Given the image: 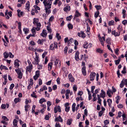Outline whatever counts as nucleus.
<instances>
[{
    "instance_id": "obj_11",
    "label": "nucleus",
    "mask_w": 127,
    "mask_h": 127,
    "mask_svg": "<svg viewBox=\"0 0 127 127\" xmlns=\"http://www.w3.org/2000/svg\"><path fill=\"white\" fill-rule=\"evenodd\" d=\"M68 77L70 82H71V83H74V82H75V78H74V77H73V75H72L71 73L68 74Z\"/></svg>"
},
{
    "instance_id": "obj_42",
    "label": "nucleus",
    "mask_w": 127,
    "mask_h": 127,
    "mask_svg": "<svg viewBox=\"0 0 127 127\" xmlns=\"http://www.w3.org/2000/svg\"><path fill=\"white\" fill-rule=\"evenodd\" d=\"M28 49L29 50H31L32 51H34V52H35V51H36V49H34V48L32 47V46H30L28 48Z\"/></svg>"
},
{
    "instance_id": "obj_6",
    "label": "nucleus",
    "mask_w": 127,
    "mask_h": 127,
    "mask_svg": "<svg viewBox=\"0 0 127 127\" xmlns=\"http://www.w3.org/2000/svg\"><path fill=\"white\" fill-rule=\"evenodd\" d=\"M40 27H33L32 29V33L33 34V37H35V34H36V32L35 30H37V31L40 30Z\"/></svg>"
},
{
    "instance_id": "obj_35",
    "label": "nucleus",
    "mask_w": 127,
    "mask_h": 127,
    "mask_svg": "<svg viewBox=\"0 0 127 127\" xmlns=\"http://www.w3.org/2000/svg\"><path fill=\"white\" fill-rule=\"evenodd\" d=\"M0 70H2L3 69H4V70H8V68H7V67L3 65H0Z\"/></svg>"
},
{
    "instance_id": "obj_61",
    "label": "nucleus",
    "mask_w": 127,
    "mask_h": 127,
    "mask_svg": "<svg viewBox=\"0 0 127 127\" xmlns=\"http://www.w3.org/2000/svg\"><path fill=\"white\" fill-rule=\"evenodd\" d=\"M64 51V54H66L68 52V47H65Z\"/></svg>"
},
{
    "instance_id": "obj_44",
    "label": "nucleus",
    "mask_w": 127,
    "mask_h": 127,
    "mask_svg": "<svg viewBox=\"0 0 127 127\" xmlns=\"http://www.w3.org/2000/svg\"><path fill=\"white\" fill-rule=\"evenodd\" d=\"M127 67L126 66H124L123 70L122 71V74H126L127 73Z\"/></svg>"
},
{
    "instance_id": "obj_43",
    "label": "nucleus",
    "mask_w": 127,
    "mask_h": 127,
    "mask_svg": "<svg viewBox=\"0 0 127 127\" xmlns=\"http://www.w3.org/2000/svg\"><path fill=\"white\" fill-rule=\"evenodd\" d=\"M66 124L68 126H71V124H72V119H68Z\"/></svg>"
},
{
    "instance_id": "obj_57",
    "label": "nucleus",
    "mask_w": 127,
    "mask_h": 127,
    "mask_svg": "<svg viewBox=\"0 0 127 127\" xmlns=\"http://www.w3.org/2000/svg\"><path fill=\"white\" fill-rule=\"evenodd\" d=\"M54 20V16H52L51 17H50L49 21V22H51L52 21H53Z\"/></svg>"
},
{
    "instance_id": "obj_54",
    "label": "nucleus",
    "mask_w": 127,
    "mask_h": 127,
    "mask_svg": "<svg viewBox=\"0 0 127 127\" xmlns=\"http://www.w3.org/2000/svg\"><path fill=\"white\" fill-rule=\"evenodd\" d=\"M67 26H68V29H73V25H72V24L69 23L67 25Z\"/></svg>"
},
{
    "instance_id": "obj_22",
    "label": "nucleus",
    "mask_w": 127,
    "mask_h": 127,
    "mask_svg": "<svg viewBox=\"0 0 127 127\" xmlns=\"http://www.w3.org/2000/svg\"><path fill=\"white\" fill-rule=\"evenodd\" d=\"M18 121L16 119H14L13 121V127H18L17 123Z\"/></svg>"
},
{
    "instance_id": "obj_47",
    "label": "nucleus",
    "mask_w": 127,
    "mask_h": 127,
    "mask_svg": "<svg viewBox=\"0 0 127 127\" xmlns=\"http://www.w3.org/2000/svg\"><path fill=\"white\" fill-rule=\"evenodd\" d=\"M38 44H43V42H44V40H40L39 39L37 41Z\"/></svg>"
},
{
    "instance_id": "obj_33",
    "label": "nucleus",
    "mask_w": 127,
    "mask_h": 127,
    "mask_svg": "<svg viewBox=\"0 0 127 127\" xmlns=\"http://www.w3.org/2000/svg\"><path fill=\"white\" fill-rule=\"evenodd\" d=\"M52 63H49L48 67L49 71H51V69H52Z\"/></svg>"
},
{
    "instance_id": "obj_50",
    "label": "nucleus",
    "mask_w": 127,
    "mask_h": 127,
    "mask_svg": "<svg viewBox=\"0 0 127 127\" xmlns=\"http://www.w3.org/2000/svg\"><path fill=\"white\" fill-rule=\"evenodd\" d=\"M120 62H121V58H119L118 60L115 61V64L119 65V64H120Z\"/></svg>"
},
{
    "instance_id": "obj_40",
    "label": "nucleus",
    "mask_w": 127,
    "mask_h": 127,
    "mask_svg": "<svg viewBox=\"0 0 127 127\" xmlns=\"http://www.w3.org/2000/svg\"><path fill=\"white\" fill-rule=\"evenodd\" d=\"M124 86H125V81H124V79H123L122 81H121L120 85V88H124Z\"/></svg>"
},
{
    "instance_id": "obj_7",
    "label": "nucleus",
    "mask_w": 127,
    "mask_h": 127,
    "mask_svg": "<svg viewBox=\"0 0 127 127\" xmlns=\"http://www.w3.org/2000/svg\"><path fill=\"white\" fill-rule=\"evenodd\" d=\"M33 79H32V78H30L29 80L28 81V86L27 87V89L28 90H30V89H31V88H32V86H33Z\"/></svg>"
},
{
    "instance_id": "obj_46",
    "label": "nucleus",
    "mask_w": 127,
    "mask_h": 127,
    "mask_svg": "<svg viewBox=\"0 0 127 127\" xmlns=\"http://www.w3.org/2000/svg\"><path fill=\"white\" fill-rule=\"evenodd\" d=\"M72 18H73V16L72 15H70V16L66 17V20L67 21H70L71 20V19H72Z\"/></svg>"
},
{
    "instance_id": "obj_32",
    "label": "nucleus",
    "mask_w": 127,
    "mask_h": 127,
    "mask_svg": "<svg viewBox=\"0 0 127 127\" xmlns=\"http://www.w3.org/2000/svg\"><path fill=\"white\" fill-rule=\"evenodd\" d=\"M23 31L25 33V34H27L29 32V29L27 28H23Z\"/></svg>"
},
{
    "instance_id": "obj_62",
    "label": "nucleus",
    "mask_w": 127,
    "mask_h": 127,
    "mask_svg": "<svg viewBox=\"0 0 127 127\" xmlns=\"http://www.w3.org/2000/svg\"><path fill=\"white\" fill-rule=\"evenodd\" d=\"M38 69L39 70H42V67H43V65L42 64H38Z\"/></svg>"
},
{
    "instance_id": "obj_36",
    "label": "nucleus",
    "mask_w": 127,
    "mask_h": 127,
    "mask_svg": "<svg viewBox=\"0 0 127 127\" xmlns=\"http://www.w3.org/2000/svg\"><path fill=\"white\" fill-rule=\"evenodd\" d=\"M111 40H112V39L110 38H108L107 39L106 43H107L108 45H111V44H112V43H111Z\"/></svg>"
},
{
    "instance_id": "obj_52",
    "label": "nucleus",
    "mask_w": 127,
    "mask_h": 127,
    "mask_svg": "<svg viewBox=\"0 0 127 127\" xmlns=\"http://www.w3.org/2000/svg\"><path fill=\"white\" fill-rule=\"evenodd\" d=\"M53 44L54 48L57 49L58 48V44L57 42H55Z\"/></svg>"
},
{
    "instance_id": "obj_56",
    "label": "nucleus",
    "mask_w": 127,
    "mask_h": 127,
    "mask_svg": "<svg viewBox=\"0 0 127 127\" xmlns=\"http://www.w3.org/2000/svg\"><path fill=\"white\" fill-rule=\"evenodd\" d=\"M31 97H32V98H35V99H36V98H37V96L35 95V92H33V93L31 95Z\"/></svg>"
},
{
    "instance_id": "obj_49",
    "label": "nucleus",
    "mask_w": 127,
    "mask_h": 127,
    "mask_svg": "<svg viewBox=\"0 0 127 127\" xmlns=\"http://www.w3.org/2000/svg\"><path fill=\"white\" fill-rule=\"evenodd\" d=\"M14 103H15V104H17V103H18V102H20V99H19V98H15L14 100Z\"/></svg>"
},
{
    "instance_id": "obj_20",
    "label": "nucleus",
    "mask_w": 127,
    "mask_h": 127,
    "mask_svg": "<svg viewBox=\"0 0 127 127\" xmlns=\"http://www.w3.org/2000/svg\"><path fill=\"white\" fill-rule=\"evenodd\" d=\"M41 35L42 37H46L47 36V32H46V30H43L42 33L41 34Z\"/></svg>"
},
{
    "instance_id": "obj_21",
    "label": "nucleus",
    "mask_w": 127,
    "mask_h": 127,
    "mask_svg": "<svg viewBox=\"0 0 127 127\" xmlns=\"http://www.w3.org/2000/svg\"><path fill=\"white\" fill-rule=\"evenodd\" d=\"M56 122H60V123L63 122V120L62 119V118L61 116H59L58 117L55 119Z\"/></svg>"
},
{
    "instance_id": "obj_8",
    "label": "nucleus",
    "mask_w": 127,
    "mask_h": 127,
    "mask_svg": "<svg viewBox=\"0 0 127 127\" xmlns=\"http://www.w3.org/2000/svg\"><path fill=\"white\" fill-rule=\"evenodd\" d=\"M92 43L88 44V42H85L84 44L83 45V48H85L86 49H88V48H92Z\"/></svg>"
},
{
    "instance_id": "obj_25",
    "label": "nucleus",
    "mask_w": 127,
    "mask_h": 127,
    "mask_svg": "<svg viewBox=\"0 0 127 127\" xmlns=\"http://www.w3.org/2000/svg\"><path fill=\"white\" fill-rule=\"evenodd\" d=\"M14 66L15 67H19V61L18 60H15Z\"/></svg>"
},
{
    "instance_id": "obj_9",
    "label": "nucleus",
    "mask_w": 127,
    "mask_h": 127,
    "mask_svg": "<svg viewBox=\"0 0 127 127\" xmlns=\"http://www.w3.org/2000/svg\"><path fill=\"white\" fill-rule=\"evenodd\" d=\"M39 76H40V71L39 70H37L35 72V75L33 76L34 80H37V79L39 78Z\"/></svg>"
},
{
    "instance_id": "obj_13",
    "label": "nucleus",
    "mask_w": 127,
    "mask_h": 127,
    "mask_svg": "<svg viewBox=\"0 0 127 127\" xmlns=\"http://www.w3.org/2000/svg\"><path fill=\"white\" fill-rule=\"evenodd\" d=\"M69 103H66L64 104V107H65V112L66 113H68L69 111H70V107H69Z\"/></svg>"
},
{
    "instance_id": "obj_18",
    "label": "nucleus",
    "mask_w": 127,
    "mask_h": 127,
    "mask_svg": "<svg viewBox=\"0 0 127 127\" xmlns=\"http://www.w3.org/2000/svg\"><path fill=\"white\" fill-rule=\"evenodd\" d=\"M112 34L115 37L120 36V32H116V30H114L112 32Z\"/></svg>"
},
{
    "instance_id": "obj_53",
    "label": "nucleus",
    "mask_w": 127,
    "mask_h": 127,
    "mask_svg": "<svg viewBox=\"0 0 127 127\" xmlns=\"http://www.w3.org/2000/svg\"><path fill=\"white\" fill-rule=\"evenodd\" d=\"M60 63H61V62L59 60H56L55 62V65H56V66H57V64H60Z\"/></svg>"
},
{
    "instance_id": "obj_17",
    "label": "nucleus",
    "mask_w": 127,
    "mask_h": 127,
    "mask_svg": "<svg viewBox=\"0 0 127 127\" xmlns=\"http://www.w3.org/2000/svg\"><path fill=\"white\" fill-rule=\"evenodd\" d=\"M80 55V52H76L75 55V59L76 61H79L80 60V58H79V55Z\"/></svg>"
},
{
    "instance_id": "obj_41",
    "label": "nucleus",
    "mask_w": 127,
    "mask_h": 127,
    "mask_svg": "<svg viewBox=\"0 0 127 127\" xmlns=\"http://www.w3.org/2000/svg\"><path fill=\"white\" fill-rule=\"evenodd\" d=\"M2 121L8 122V119L5 116H2Z\"/></svg>"
},
{
    "instance_id": "obj_14",
    "label": "nucleus",
    "mask_w": 127,
    "mask_h": 127,
    "mask_svg": "<svg viewBox=\"0 0 127 127\" xmlns=\"http://www.w3.org/2000/svg\"><path fill=\"white\" fill-rule=\"evenodd\" d=\"M77 35L79 36V37H82V38H85L86 37V35L83 31L78 33Z\"/></svg>"
},
{
    "instance_id": "obj_45",
    "label": "nucleus",
    "mask_w": 127,
    "mask_h": 127,
    "mask_svg": "<svg viewBox=\"0 0 127 127\" xmlns=\"http://www.w3.org/2000/svg\"><path fill=\"white\" fill-rule=\"evenodd\" d=\"M35 108H36V106L33 105L32 108V113L34 114L35 113Z\"/></svg>"
},
{
    "instance_id": "obj_16",
    "label": "nucleus",
    "mask_w": 127,
    "mask_h": 127,
    "mask_svg": "<svg viewBox=\"0 0 127 127\" xmlns=\"http://www.w3.org/2000/svg\"><path fill=\"white\" fill-rule=\"evenodd\" d=\"M64 11L67 12V11H70L71 10V7H70V5L67 4L65 6V7L64 8Z\"/></svg>"
},
{
    "instance_id": "obj_26",
    "label": "nucleus",
    "mask_w": 127,
    "mask_h": 127,
    "mask_svg": "<svg viewBox=\"0 0 127 127\" xmlns=\"http://www.w3.org/2000/svg\"><path fill=\"white\" fill-rule=\"evenodd\" d=\"M82 73L83 75H84V76H86V75L87 74V72L86 71V67L83 66L82 68Z\"/></svg>"
},
{
    "instance_id": "obj_60",
    "label": "nucleus",
    "mask_w": 127,
    "mask_h": 127,
    "mask_svg": "<svg viewBox=\"0 0 127 127\" xmlns=\"http://www.w3.org/2000/svg\"><path fill=\"white\" fill-rule=\"evenodd\" d=\"M91 30V29L90 28V26H89V25H87V30H86V32H90V30Z\"/></svg>"
},
{
    "instance_id": "obj_4",
    "label": "nucleus",
    "mask_w": 127,
    "mask_h": 127,
    "mask_svg": "<svg viewBox=\"0 0 127 127\" xmlns=\"http://www.w3.org/2000/svg\"><path fill=\"white\" fill-rule=\"evenodd\" d=\"M39 19L34 18L33 19V24L35 25L36 24L37 27H41V23L40 22H39Z\"/></svg>"
},
{
    "instance_id": "obj_19",
    "label": "nucleus",
    "mask_w": 127,
    "mask_h": 127,
    "mask_svg": "<svg viewBox=\"0 0 127 127\" xmlns=\"http://www.w3.org/2000/svg\"><path fill=\"white\" fill-rule=\"evenodd\" d=\"M17 12L18 17H21V16H23V11H20V10L18 9Z\"/></svg>"
},
{
    "instance_id": "obj_15",
    "label": "nucleus",
    "mask_w": 127,
    "mask_h": 127,
    "mask_svg": "<svg viewBox=\"0 0 127 127\" xmlns=\"http://www.w3.org/2000/svg\"><path fill=\"white\" fill-rule=\"evenodd\" d=\"M101 98H103V99H105L106 98V92L104 91V90H101V93L100 94Z\"/></svg>"
},
{
    "instance_id": "obj_1",
    "label": "nucleus",
    "mask_w": 127,
    "mask_h": 127,
    "mask_svg": "<svg viewBox=\"0 0 127 127\" xmlns=\"http://www.w3.org/2000/svg\"><path fill=\"white\" fill-rule=\"evenodd\" d=\"M54 0H47L46 1H43V3L44 4L45 7L51 8V6H52V2Z\"/></svg>"
},
{
    "instance_id": "obj_24",
    "label": "nucleus",
    "mask_w": 127,
    "mask_h": 127,
    "mask_svg": "<svg viewBox=\"0 0 127 127\" xmlns=\"http://www.w3.org/2000/svg\"><path fill=\"white\" fill-rule=\"evenodd\" d=\"M29 5H30V2H29V1H28L25 5L26 9L29 11Z\"/></svg>"
},
{
    "instance_id": "obj_51",
    "label": "nucleus",
    "mask_w": 127,
    "mask_h": 127,
    "mask_svg": "<svg viewBox=\"0 0 127 127\" xmlns=\"http://www.w3.org/2000/svg\"><path fill=\"white\" fill-rule=\"evenodd\" d=\"M47 29L49 31V33H51L52 32V30L51 29V28L49 26H47Z\"/></svg>"
},
{
    "instance_id": "obj_12",
    "label": "nucleus",
    "mask_w": 127,
    "mask_h": 127,
    "mask_svg": "<svg viewBox=\"0 0 127 127\" xmlns=\"http://www.w3.org/2000/svg\"><path fill=\"white\" fill-rule=\"evenodd\" d=\"M57 112H59L60 113H61V108L59 106H56L54 108L55 114H57Z\"/></svg>"
},
{
    "instance_id": "obj_37",
    "label": "nucleus",
    "mask_w": 127,
    "mask_h": 127,
    "mask_svg": "<svg viewBox=\"0 0 127 127\" xmlns=\"http://www.w3.org/2000/svg\"><path fill=\"white\" fill-rule=\"evenodd\" d=\"M99 14H100V11L97 10V11H96L94 14V16H95V18H97V17H98V16H99Z\"/></svg>"
},
{
    "instance_id": "obj_38",
    "label": "nucleus",
    "mask_w": 127,
    "mask_h": 127,
    "mask_svg": "<svg viewBox=\"0 0 127 127\" xmlns=\"http://www.w3.org/2000/svg\"><path fill=\"white\" fill-rule=\"evenodd\" d=\"M29 108H30V106H29V105L28 104H26V105L25 106V112H28V109H29Z\"/></svg>"
},
{
    "instance_id": "obj_31",
    "label": "nucleus",
    "mask_w": 127,
    "mask_h": 127,
    "mask_svg": "<svg viewBox=\"0 0 127 127\" xmlns=\"http://www.w3.org/2000/svg\"><path fill=\"white\" fill-rule=\"evenodd\" d=\"M107 103H108L110 108H111L112 107V99H107Z\"/></svg>"
},
{
    "instance_id": "obj_63",
    "label": "nucleus",
    "mask_w": 127,
    "mask_h": 127,
    "mask_svg": "<svg viewBox=\"0 0 127 127\" xmlns=\"http://www.w3.org/2000/svg\"><path fill=\"white\" fill-rule=\"evenodd\" d=\"M95 8H96V9L97 10H99V9H101V5H95Z\"/></svg>"
},
{
    "instance_id": "obj_29",
    "label": "nucleus",
    "mask_w": 127,
    "mask_h": 127,
    "mask_svg": "<svg viewBox=\"0 0 127 127\" xmlns=\"http://www.w3.org/2000/svg\"><path fill=\"white\" fill-rule=\"evenodd\" d=\"M74 17H79V16H81V13H80L78 10L75 11V13L74 14Z\"/></svg>"
},
{
    "instance_id": "obj_48",
    "label": "nucleus",
    "mask_w": 127,
    "mask_h": 127,
    "mask_svg": "<svg viewBox=\"0 0 127 127\" xmlns=\"http://www.w3.org/2000/svg\"><path fill=\"white\" fill-rule=\"evenodd\" d=\"M109 25L110 26H111L112 25H115V22L114 21V20H111V21H109Z\"/></svg>"
},
{
    "instance_id": "obj_55",
    "label": "nucleus",
    "mask_w": 127,
    "mask_h": 127,
    "mask_svg": "<svg viewBox=\"0 0 127 127\" xmlns=\"http://www.w3.org/2000/svg\"><path fill=\"white\" fill-rule=\"evenodd\" d=\"M56 36L58 40H60V39H61V36H60L59 33H57L56 34Z\"/></svg>"
},
{
    "instance_id": "obj_3",
    "label": "nucleus",
    "mask_w": 127,
    "mask_h": 127,
    "mask_svg": "<svg viewBox=\"0 0 127 127\" xmlns=\"http://www.w3.org/2000/svg\"><path fill=\"white\" fill-rule=\"evenodd\" d=\"M35 54L36 57L34 59L35 62H33V64L35 65H38L39 64V62H40V60H39V57L38 55H37V53L35 52Z\"/></svg>"
},
{
    "instance_id": "obj_30",
    "label": "nucleus",
    "mask_w": 127,
    "mask_h": 127,
    "mask_svg": "<svg viewBox=\"0 0 127 127\" xmlns=\"http://www.w3.org/2000/svg\"><path fill=\"white\" fill-rule=\"evenodd\" d=\"M76 111V103H73L72 105V111L74 113Z\"/></svg>"
},
{
    "instance_id": "obj_27",
    "label": "nucleus",
    "mask_w": 127,
    "mask_h": 127,
    "mask_svg": "<svg viewBox=\"0 0 127 127\" xmlns=\"http://www.w3.org/2000/svg\"><path fill=\"white\" fill-rule=\"evenodd\" d=\"M46 102V100L44 98H42L41 99H40L39 103V104H42L43 103H45Z\"/></svg>"
},
{
    "instance_id": "obj_2",
    "label": "nucleus",
    "mask_w": 127,
    "mask_h": 127,
    "mask_svg": "<svg viewBox=\"0 0 127 127\" xmlns=\"http://www.w3.org/2000/svg\"><path fill=\"white\" fill-rule=\"evenodd\" d=\"M15 71L17 73V74L18 75V78L19 79H22V76H23V74L21 72V70H20V69L18 68V69H16Z\"/></svg>"
},
{
    "instance_id": "obj_59",
    "label": "nucleus",
    "mask_w": 127,
    "mask_h": 127,
    "mask_svg": "<svg viewBox=\"0 0 127 127\" xmlns=\"http://www.w3.org/2000/svg\"><path fill=\"white\" fill-rule=\"evenodd\" d=\"M8 55H9V57H10V58H13V57H14V56L13 55H12V53L9 52L8 53Z\"/></svg>"
},
{
    "instance_id": "obj_34",
    "label": "nucleus",
    "mask_w": 127,
    "mask_h": 127,
    "mask_svg": "<svg viewBox=\"0 0 127 127\" xmlns=\"http://www.w3.org/2000/svg\"><path fill=\"white\" fill-rule=\"evenodd\" d=\"M97 98L98 104H99L100 105H102V99H101V98H100L99 95H97Z\"/></svg>"
},
{
    "instance_id": "obj_10",
    "label": "nucleus",
    "mask_w": 127,
    "mask_h": 127,
    "mask_svg": "<svg viewBox=\"0 0 127 127\" xmlns=\"http://www.w3.org/2000/svg\"><path fill=\"white\" fill-rule=\"evenodd\" d=\"M95 78H96V73L91 72L90 74V80L93 82L95 80Z\"/></svg>"
},
{
    "instance_id": "obj_23",
    "label": "nucleus",
    "mask_w": 127,
    "mask_h": 127,
    "mask_svg": "<svg viewBox=\"0 0 127 127\" xmlns=\"http://www.w3.org/2000/svg\"><path fill=\"white\" fill-rule=\"evenodd\" d=\"M107 94L109 97H112L111 94L113 95V91H112L110 89H108L107 91Z\"/></svg>"
},
{
    "instance_id": "obj_5",
    "label": "nucleus",
    "mask_w": 127,
    "mask_h": 127,
    "mask_svg": "<svg viewBox=\"0 0 127 127\" xmlns=\"http://www.w3.org/2000/svg\"><path fill=\"white\" fill-rule=\"evenodd\" d=\"M28 63H29V65L26 67V72H29V73H31L33 68L32 64H31L30 62H28Z\"/></svg>"
},
{
    "instance_id": "obj_58",
    "label": "nucleus",
    "mask_w": 127,
    "mask_h": 127,
    "mask_svg": "<svg viewBox=\"0 0 127 127\" xmlns=\"http://www.w3.org/2000/svg\"><path fill=\"white\" fill-rule=\"evenodd\" d=\"M73 41H74V40L72 38H71L70 40H69L68 41H67V43L68 44H71Z\"/></svg>"
},
{
    "instance_id": "obj_39",
    "label": "nucleus",
    "mask_w": 127,
    "mask_h": 127,
    "mask_svg": "<svg viewBox=\"0 0 127 127\" xmlns=\"http://www.w3.org/2000/svg\"><path fill=\"white\" fill-rule=\"evenodd\" d=\"M3 55H4V58H5V59L8 58V57L9 56L8 53H7V52H5L3 53Z\"/></svg>"
},
{
    "instance_id": "obj_28",
    "label": "nucleus",
    "mask_w": 127,
    "mask_h": 127,
    "mask_svg": "<svg viewBox=\"0 0 127 127\" xmlns=\"http://www.w3.org/2000/svg\"><path fill=\"white\" fill-rule=\"evenodd\" d=\"M50 8H49V7H45V9L46 10V13H48V14H49L50 13H51V10H50Z\"/></svg>"
},
{
    "instance_id": "obj_64",
    "label": "nucleus",
    "mask_w": 127,
    "mask_h": 127,
    "mask_svg": "<svg viewBox=\"0 0 127 127\" xmlns=\"http://www.w3.org/2000/svg\"><path fill=\"white\" fill-rule=\"evenodd\" d=\"M109 124H110V122L109 121V120H106L104 121V124L105 125V126H107V125H109Z\"/></svg>"
}]
</instances>
